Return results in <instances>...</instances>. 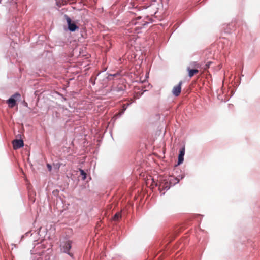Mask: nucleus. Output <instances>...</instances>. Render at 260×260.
<instances>
[{
  "label": "nucleus",
  "mask_w": 260,
  "mask_h": 260,
  "mask_svg": "<svg viewBox=\"0 0 260 260\" xmlns=\"http://www.w3.org/2000/svg\"><path fill=\"white\" fill-rule=\"evenodd\" d=\"M13 149L15 150L20 148L24 145L23 141L21 139H15L12 141Z\"/></svg>",
  "instance_id": "nucleus-4"
},
{
  "label": "nucleus",
  "mask_w": 260,
  "mask_h": 260,
  "mask_svg": "<svg viewBox=\"0 0 260 260\" xmlns=\"http://www.w3.org/2000/svg\"><path fill=\"white\" fill-rule=\"evenodd\" d=\"M20 94L19 93H16L12 95L10 99H9L7 103L9 105V107L11 108L14 107L16 104V101L15 99H18L20 97Z\"/></svg>",
  "instance_id": "nucleus-1"
},
{
  "label": "nucleus",
  "mask_w": 260,
  "mask_h": 260,
  "mask_svg": "<svg viewBox=\"0 0 260 260\" xmlns=\"http://www.w3.org/2000/svg\"><path fill=\"white\" fill-rule=\"evenodd\" d=\"M66 19L68 25L69 29L71 31H74L78 29V27L75 24V23L72 22L71 19L67 15H65Z\"/></svg>",
  "instance_id": "nucleus-3"
},
{
  "label": "nucleus",
  "mask_w": 260,
  "mask_h": 260,
  "mask_svg": "<svg viewBox=\"0 0 260 260\" xmlns=\"http://www.w3.org/2000/svg\"><path fill=\"white\" fill-rule=\"evenodd\" d=\"M187 70L188 71V76L190 78L199 73V70L197 69H190L189 68H187Z\"/></svg>",
  "instance_id": "nucleus-8"
},
{
  "label": "nucleus",
  "mask_w": 260,
  "mask_h": 260,
  "mask_svg": "<svg viewBox=\"0 0 260 260\" xmlns=\"http://www.w3.org/2000/svg\"><path fill=\"white\" fill-rule=\"evenodd\" d=\"M182 84V82L180 81L177 86L173 87L172 93L176 96H178L181 92Z\"/></svg>",
  "instance_id": "nucleus-5"
},
{
  "label": "nucleus",
  "mask_w": 260,
  "mask_h": 260,
  "mask_svg": "<svg viewBox=\"0 0 260 260\" xmlns=\"http://www.w3.org/2000/svg\"><path fill=\"white\" fill-rule=\"evenodd\" d=\"M80 171L81 173V175L83 176V179L85 180L86 178V173L83 170H81V169L80 170Z\"/></svg>",
  "instance_id": "nucleus-10"
},
{
  "label": "nucleus",
  "mask_w": 260,
  "mask_h": 260,
  "mask_svg": "<svg viewBox=\"0 0 260 260\" xmlns=\"http://www.w3.org/2000/svg\"><path fill=\"white\" fill-rule=\"evenodd\" d=\"M170 187V183L166 180L162 181L159 185L160 189L168 190Z\"/></svg>",
  "instance_id": "nucleus-6"
},
{
  "label": "nucleus",
  "mask_w": 260,
  "mask_h": 260,
  "mask_svg": "<svg viewBox=\"0 0 260 260\" xmlns=\"http://www.w3.org/2000/svg\"><path fill=\"white\" fill-rule=\"evenodd\" d=\"M121 218V214L120 212H117L113 217V220L115 221H119Z\"/></svg>",
  "instance_id": "nucleus-9"
},
{
  "label": "nucleus",
  "mask_w": 260,
  "mask_h": 260,
  "mask_svg": "<svg viewBox=\"0 0 260 260\" xmlns=\"http://www.w3.org/2000/svg\"><path fill=\"white\" fill-rule=\"evenodd\" d=\"M184 154H185V149L182 148L180 150L179 154V156H178V165H180L181 163H182L183 159H184L183 157H184Z\"/></svg>",
  "instance_id": "nucleus-7"
},
{
  "label": "nucleus",
  "mask_w": 260,
  "mask_h": 260,
  "mask_svg": "<svg viewBox=\"0 0 260 260\" xmlns=\"http://www.w3.org/2000/svg\"><path fill=\"white\" fill-rule=\"evenodd\" d=\"M72 247V241H68L63 243L61 246V250L65 253H67L71 256H73V254L69 252L70 249Z\"/></svg>",
  "instance_id": "nucleus-2"
},
{
  "label": "nucleus",
  "mask_w": 260,
  "mask_h": 260,
  "mask_svg": "<svg viewBox=\"0 0 260 260\" xmlns=\"http://www.w3.org/2000/svg\"><path fill=\"white\" fill-rule=\"evenodd\" d=\"M211 63V61H209V62H208L205 66V67H204V70H207L209 67H210V64Z\"/></svg>",
  "instance_id": "nucleus-11"
},
{
  "label": "nucleus",
  "mask_w": 260,
  "mask_h": 260,
  "mask_svg": "<svg viewBox=\"0 0 260 260\" xmlns=\"http://www.w3.org/2000/svg\"><path fill=\"white\" fill-rule=\"evenodd\" d=\"M47 167L49 171L51 170L52 167L49 164H47Z\"/></svg>",
  "instance_id": "nucleus-12"
}]
</instances>
